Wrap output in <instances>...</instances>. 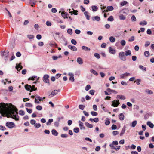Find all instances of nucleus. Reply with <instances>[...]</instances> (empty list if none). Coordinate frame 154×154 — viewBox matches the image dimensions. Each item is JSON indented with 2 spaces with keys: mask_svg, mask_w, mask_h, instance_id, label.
Returning <instances> with one entry per match:
<instances>
[{
  "mask_svg": "<svg viewBox=\"0 0 154 154\" xmlns=\"http://www.w3.org/2000/svg\"><path fill=\"white\" fill-rule=\"evenodd\" d=\"M113 17L112 16H110L107 19V20L109 21H112L113 20Z\"/></svg>",
  "mask_w": 154,
  "mask_h": 154,
  "instance_id": "obj_46",
  "label": "nucleus"
},
{
  "mask_svg": "<svg viewBox=\"0 0 154 154\" xmlns=\"http://www.w3.org/2000/svg\"><path fill=\"white\" fill-rule=\"evenodd\" d=\"M94 56L97 59H100V55L97 53H95L94 54Z\"/></svg>",
  "mask_w": 154,
  "mask_h": 154,
  "instance_id": "obj_38",
  "label": "nucleus"
},
{
  "mask_svg": "<svg viewBox=\"0 0 154 154\" xmlns=\"http://www.w3.org/2000/svg\"><path fill=\"white\" fill-rule=\"evenodd\" d=\"M109 40L112 43L114 42L115 41V39L113 36H111L109 38Z\"/></svg>",
  "mask_w": 154,
  "mask_h": 154,
  "instance_id": "obj_35",
  "label": "nucleus"
},
{
  "mask_svg": "<svg viewBox=\"0 0 154 154\" xmlns=\"http://www.w3.org/2000/svg\"><path fill=\"white\" fill-rule=\"evenodd\" d=\"M85 125L87 127L90 128H92L93 127V125L92 124H90L88 122H85Z\"/></svg>",
  "mask_w": 154,
  "mask_h": 154,
  "instance_id": "obj_25",
  "label": "nucleus"
},
{
  "mask_svg": "<svg viewBox=\"0 0 154 154\" xmlns=\"http://www.w3.org/2000/svg\"><path fill=\"white\" fill-rule=\"evenodd\" d=\"M25 106L26 107H32L33 106L31 103H26Z\"/></svg>",
  "mask_w": 154,
  "mask_h": 154,
  "instance_id": "obj_39",
  "label": "nucleus"
},
{
  "mask_svg": "<svg viewBox=\"0 0 154 154\" xmlns=\"http://www.w3.org/2000/svg\"><path fill=\"white\" fill-rule=\"evenodd\" d=\"M91 115L94 116H97L98 115L97 113L94 111H92L91 112Z\"/></svg>",
  "mask_w": 154,
  "mask_h": 154,
  "instance_id": "obj_52",
  "label": "nucleus"
},
{
  "mask_svg": "<svg viewBox=\"0 0 154 154\" xmlns=\"http://www.w3.org/2000/svg\"><path fill=\"white\" fill-rule=\"evenodd\" d=\"M68 135L66 134H62L61 135V137L64 138H67L68 137Z\"/></svg>",
  "mask_w": 154,
  "mask_h": 154,
  "instance_id": "obj_54",
  "label": "nucleus"
},
{
  "mask_svg": "<svg viewBox=\"0 0 154 154\" xmlns=\"http://www.w3.org/2000/svg\"><path fill=\"white\" fill-rule=\"evenodd\" d=\"M131 20L132 21H135L136 20V18L134 15H133L132 16Z\"/></svg>",
  "mask_w": 154,
  "mask_h": 154,
  "instance_id": "obj_58",
  "label": "nucleus"
},
{
  "mask_svg": "<svg viewBox=\"0 0 154 154\" xmlns=\"http://www.w3.org/2000/svg\"><path fill=\"white\" fill-rule=\"evenodd\" d=\"M53 120L52 119H49L48 121L46 123V125L48 126L51 125V123L53 122Z\"/></svg>",
  "mask_w": 154,
  "mask_h": 154,
  "instance_id": "obj_27",
  "label": "nucleus"
},
{
  "mask_svg": "<svg viewBox=\"0 0 154 154\" xmlns=\"http://www.w3.org/2000/svg\"><path fill=\"white\" fill-rule=\"evenodd\" d=\"M77 62L79 64L81 65L83 64V60L80 57H78L77 58Z\"/></svg>",
  "mask_w": 154,
  "mask_h": 154,
  "instance_id": "obj_16",
  "label": "nucleus"
},
{
  "mask_svg": "<svg viewBox=\"0 0 154 154\" xmlns=\"http://www.w3.org/2000/svg\"><path fill=\"white\" fill-rule=\"evenodd\" d=\"M119 57L122 61H125L126 60V57L125 56V53L124 52H119Z\"/></svg>",
  "mask_w": 154,
  "mask_h": 154,
  "instance_id": "obj_3",
  "label": "nucleus"
},
{
  "mask_svg": "<svg viewBox=\"0 0 154 154\" xmlns=\"http://www.w3.org/2000/svg\"><path fill=\"white\" fill-rule=\"evenodd\" d=\"M79 123V126L81 130H85V128L84 125L83 123L82 122L80 121L78 122Z\"/></svg>",
  "mask_w": 154,
  "mask_h": 154,
  "instance_id": "obj_9",
  "label": "nucleus"
},
{
  "mask_svg": "<svg viewBox=\"0 0 154 154\" xmlns=\"http://www.w3.org/2000/svg\"><path fill=\"white\" fill-rule=\"evenodd\" d=\"M27 37L29 39H33L34 38V36L32 35H27Z\"/></svg>",
  "mask_w": 154,
  "mask_h": 154,
  "instance_id": "obj_42",
  "label": "nucleus"
},
{
  "mask_svg": "<svg viewBox=\"0 0 154 154\" xmlns=\"http://www.w3.org/2000/svg\"><path fill=\"white\" fill-rule=\"evenodd\" d=\"M68 47L72 50L76 51H77V48L74 46H72L71 45H69Z\"/></svg>",
  "mask_w": 154,
  "mask_h": 154,
  "instance_id": "obj_12",
  "label": "nucleus"
},
{
  "mask_svg": "<svg viewBox=\"0 0 154 154\" xmlns=\"http://www.w3.org/2000/svg\"><path fill=\"white\" fill-rule=\"evenodd\" d=\"M9 51H6L5 53V58H7L8 56Z\"/></svg>",
  "mask_w": 154,
  "mask_h": 154,
  "instance_id": "obj_61",
  "label": "nucleus"
},
{
  "mask_svg": "<svg viewBox=\"0 0 154 154\" xmlns=\"http://www.w3.org/2000/svg\"><path fill=\"white\" fill-rule=\"evenodd\" d=\"M34 126L35 128H38L41 127V125L40 123H36L35 124Z\"/></svg>",
  "mask_w": 154,
  "mask_h": 154,
  "instance_id": "obj_51",
  "label": "nucleus"
},
{
  "mask_svg": "<svg viewBox=\"0 0 154 154\" xmlns=\"http://www.w3.org/2000/svg\"><path fill=\"white\" fill-rule=\"evenodd\" d=\"M111 128L112 130L116 129H117V126L116 125L113 124L111 127Z\"/></svg>",
  "mask_w": 154,
  "mask_h": 154,
  "instance_id": "obj_62",
  "label": "nucleus"
},
{
  "mask_svg": "<svg viewBox=\"0 0 154 154\" xmlns=\"http://www.w3.org/2000/svg\"><path fill=\"white\" fill-rule=\"evenodd\" d=\"M119 117L121 120H123L124 119V116L123 113H120L119 115Z\"/></svg>",
  "mask_w": 154,
  "mask_h": 154,
  "instance_id": "obj_18",
  "label": "nucleus"
},
{
  "mask_svg": "<svg viewBox=\"0 0 154 154\" xmlns=\"http://www.w3.org/2000/svg\"><path fill=\"white\" fill-rule=\"evenodd\" d=\"M134 40V36H132L131 38L128 39V41L129 42H132Z\"/></svg>",
  "mask_w": 154,
  "mask_h": 154,
  "instance_id": "obj_57",
  "label": "nucleus"
},
{
  "mask_svg": "<svg viewBox=\"0 0 154 154\" xmlns=\"http://www.w3.org/2000/svg\"><path fill=\"white\" fill-rule=\"evenodd\" d=\"M61 15L64 18H67V13L66 12H62L61 13Z\"/></svg>",
  "mask_w": 154,
  "mask_h": 154,
  "instance_id": "obj_30",
  "label": "nucleus"
},
{
  "mask_svg": "<svg viewBox=\"0 0 154 154\" xmlns=\"http://www.w3.org/2000/svg\"><path fill=\"white\" fill-rule=\"evenodd\" d=\"M147 23L146 21L144 20L142 21H141L139 23V24L141 25H146L147 24Z\"/></svg>",
  "mask_w": 154,
  "mask_h": 154,
  "instance_id": "obj_32",
  "label": "nucleus"
},
{
  "mask_svg": "<svg viewBox=\"0 0 154 154\" xmlns=\"http://www.w3.org/2000/svg\"><path fill=\"white\" fill-rule=\"evenodd\" d=\"M46 24L48 26H51V23L50 22L48 21H46Z\"/></svg>",
  "mask_w": 154,
  "mask_h": 154,
  "instance_id": "obj_64",
  "label": "nucleus"
},
{
  "mask_svg": "<svg viewBox=\"0 0 154 154\" xmlns=\"http://www.w3.org/2000/svg\"><path fill=\"white\" fill-rule=\"evenodd\" d=\"M68 33L70 35H72V30L71 29H69L67 31Z\"/></svg>",
  "mask_w": 154,
  "mask_h": 154,
  "instance_id": "obj_49",
  "label": "nucleus"
},
{
  "mask_svg": "<svg viewBox=\"0 0 154 154\" xmlns=\"http://www.w3.org/2000/svg\"><path fill=\"white\" fill-rule=\"evenodd\" d=\"M0 113L2 116H6L7 118L10 117L17 121L19 120L17 109L14 106L5 104L4 103L0 104Z\"/></svg>",
  "mask_w": 154,
  "mask_h": 154,
  "instance_id": "obj_1",
  "label": "nucleus"
},
{
  "mask_svg": "<svg viewBox=\"0 0 154 154\" xmlns=\"http://www.w3.org/2000/svg\"><path fill=\"white\" fill-rule=\"evenodd\" d=\"M82 50H84L85 51H89L90 50V49L88 47H87L85 46H83L82 47Z\"/></svg>",
  "mask_w": 154,
  "mask_h": 154,
  "instance_id": "obj_24",
  "label": "nucleus"
},
{
  "mask_svg": "<svg viewBox=\"0 0 154 154\" xmlns=\"http://www.w3.org/2000/svg\"><path fill=\"white\" fill-rule=\"evenodd\" d=\"M91 88V86L89 85H88L86 86L85 88V90L86 91H88Z\"/></svg>",
  "mask_w": 154,
  "mask_h": 154,
  "instance_id": "obj_56",
  "label": "nucleus"
},
{
  "mask_svg": "<svg viewBox=\"0 0 154 154\" xmlns=\"http://www.w3.org/2000/svg\"><path fill=\"white\" fill-rule=\"evenodd\" d=\"M117 98L122 100H125L126 97L125 96L123 95H118L117 96Z\"/></svg>",
  "mask_w": 154,
  "mask_h": 154,
  "instance_id": "obj_19",
  "label": "nucleus"
},
{
  "mask_svg": "<svg viewBox=\"0 0 154 154\" xmlns=\"http://www.w3.org/2000/svg\"><path fill=\"white\" fill-rule=\"evenodd\" d=\"M36 98H37L39 100V101H41L43 99H45V97H43V98H42L41 97L38 95L36 96Z\"/></svg>",
  "mask_w": 154,
  "mask_h": 154,
  "instance_id": "obj_40",
  "label": "nucleus"
},
{
  "mask_svg": "<svg viewBox=\"0 0 154 154\" xmlns=\"http://www.w3.org/2000/svg\"><path fill=\"white\" fill-rule=\"evenodd\" d=\"M36 2L35 0H29V3L32 7H33Z\"/></svg>",
  "mask_w": 154,
  "mask_h": 154,
  "instance_id": "obj_28",
  "label": "nucleus"
},
{
  "mask_svg": "<svg viewBox=\"0 0 154 154\" xmlns=\"http://www.w3.org/2000/svg\"><path fill=\"white\" fill-rule=\"evenodd\" d=\"M91 8L92 9V11H97L98 9V8L96 6L93 5L92 6Z\"/></svg>",
  "mask_w": 154,
  "mask_h": 154,
  "instance_id": "obj_26",
  "label": "nucleus"
},
{
  "mask_svg": "<svg viewBox=\"0 0 154 154\" xmlns=\"http://www.w3.org/2000/svg\"><path fill=\"white\" fill-rule=\"evenodd\" d=\"M131 51L130 50H128L125 51V54L126 56H128V55H131Z\"/></svg>",
  "mask_w": 154,
  "mask_h": 154,
  "instance_id": "obj_31",
  "label": "nucleus"
},
{
  "mask_svg": "<svg viewBox=\"0 0 154 154\" xmlns=\"http://www.w3.org/2000/svg\"><path fill=\"white\" fill-rule=\"evenodd\" d=\"M95 91L93 90H91L89 91V94L91 95H93L95 93Z\"/></svg>",
  "mask_w": 154,
  "mask_h": 154,
  "instance_id": "obj_59",
  "label": "nucleus"
},
{
  "mask_svg": "<svg viewBox=\"0 0 154 154\" xmlns=\"http://www.w3.org/2000/svg\"><path fill=\"white\" fill-rule=\"evenodd\" d=\"M119 19L120 20H125V18H126L122 14L120 15L119 16Z\"/></svg>",
  "mask_w": 154,
  "mask_h": 154,
  "instance_id": "obj_33",
  "label": "nucleus"
},
{
  "mask_svg": "<svg viewBox=\"0 0 154 154\" xmlns=\"http://www.w3.org/2000/svg\"><path fill=\"white\" fill-rule=\"evenodd\" d=\"M37 78V76H33L32 77H29V78L28 79V80H35V79Z\"/></svg>",
  "mask_w": 154,
  "mask_h": 154,
  "instance_id": "obj_47",
  "label": "nucleus"
},
{
  "mask_svg": "<svg viewBox=\"0 0 154 154\" xmlns=\"http://www.w3.org/2000/svg\"><path fill=\"white\" fill-rule=\"evenodd\" d=\"M137 121L136 120H134V121H133L132 122V123H131L130 125V126L131 127H132L133 128H134V127L137 124Z\"/></svg>",
  "mask_w": 154,
  "mask_h": 154,
  "instance_id": "obj_21",
  "label": "nucleus"
},
{
  "mask_svg": "<svg viewBox=\"0 0 154 154\" xmlns=\"http://www.w3.org/2000/svg\"><path fill=\"white\" fill-rule=\"evenodd\" d=\"M36 109L37 110H42V107L40 105H38L36 107Z\"/></svg>",
  "mask_w": 154,
  "mask_h": 154,
  "instance_id": "obj_55",
  "label": "nucleus"
},
{
  "mask_svg": "<svg viewBox=\"0 0 154 154\" xmlns=\"http://www.w3.org/2000/svg\"><path fill=\"white\" fill-rule=\"evenodd\" d=\"M147 125L149 126L151 128H152L154 127V125L150 121H148L147 122Z\"/></svg>",
  "mask_w": 154,
  "mask_h": 154,
  "instance_id": "obj_17",
  "label": "nucleus"
},
{
  "mask_svg": "<svg viewBox=\"0 0 154 154\" xmlns=\"http://www.w3.org/2000/svg\"><path fill=\"white\" fill-rule=\"evenodd\" d=\"M125 127H124L121 131V132L120 134V136H122L125 133Z\"/></svg>",
  "mask_w": 154,
  "mask_h": 154,
  "instance_id": "obj_29",
  "label": "nucleus"
},
{
  "mask_svg": "<svg viewBox=\"0 0 154 154\" xmlns=\"http://www.w3.org/2000/svg\"><path fill=\"white\" fill-rule=\"evenodd\" d=\"M79 107L80 109L82 110H83L85 108V106L83 105H79Z\"/></svg>",
  "mask_w": 154,
  "mask_h": 154,
  "instance_id": "obj_48",
  "label": "nucleus"
},
{
  "mask_svg": "<svg viewBox=\"0 0 154 154\" xmlns=\"http://www.w3.org/2000/svg\"><path fill=\"white\" fill-rule=\"evenodd\" d=\"M89 13L87 11H85L84 14L86 17V19L88 20H90V16L88 15Z\"/></svg>",
  "mask_w": 154,
  "mask_h": 154,
  "instance_id": "obj_22",
  "label": "nucleus"
},
{
  "mask_svg": "<svg viewBox=\"0 0 154 154\" xmlns=\"http://www.w3.org/2000/svg\"><path fill=\"white\" fill-rule=\"evenodd\" d=\"M60 90L59 89L58 90H54L51 92V94L49 95L48 97L49 98L52 97L56 95L57 94L58 92H60Z\"/></svg>",
  "mask_w": 154,
  "mask_h": 154,
  "instance_id": "obj_5",
  "label": "nucleus"
},
{
  "mask_svg": "<svg viewBox=\"0 0 154 154\" xmlns=\"http://www.w3.org/2000/svg\"><path fill=\"white\" fill-rule=\"evenodd\" d=\"M21 63H19V65H18L17 64H16V68L18 71H19L20 69H21L23 68V66L21 65Z\"/></svg>",
  "mask_w": 154,
  "mask_h": 154,
  "instance_id": "obj_13",
  "label": "nucleus"
},
{
  "mask_svg": "<svg viewBox=\"0 0 154 154\" xmlns=\"http://www.w3.org/2000/svg\"><path fill=\"white\" fill-rule=\"evenodd\" d=\"M69 76H70L69 78V80L71 81L72 82H73L74 81V74L71 72H69L68 74Z\"/></svg>",
  "mask_w": 154,
  "mask_h": 154,
  "instance_id": "obj_10",
  "label": "nucleus"
},
{
  "mask_svg": "<svg viewBox=\"0 0 154 154\" xmlns=\"http://www.w3.org/2000/svg\"><path fill=\"white\" fill-rule=\"evenodd\" d=\"M90 72L94 74L95 75H98V73L94 69H91L90 70Z\"/></svg>",
  "mask_w": 154,
  "mask_h": 154,
  "instance_id": "obj_36",
  "label": "nucleus"
},
{
  "mask_svg": "<svg viewBox=\"0 0 154 154\" xmlns=\"http://www.w3.org/2000/svg\"><path fill=\"white\" fill-rule=\"evenodd\" d=\"M121 45L122 46H124L126 44V42L124 40H122L120 42Z\"/></svg>",
  "mask_w": 154,
  "mask_h": 154,
  "instance_id": "obj_45",
  "label": "nucleus"
},
{
  "mask_svg": "<svg viewBox=\"0 0 154 154\" xmlns=\"http://www.w3.org/2000/svg\"><path fill=\"white\" fill-rule=\"evenodd\" d=\"M105 124L108 125L110 123V119L108 118H106L105 120Z\"/></svg>",
  "mask_w": 154,
  "mask_h": 154,
  "instance_id": "obj_23",
  "label": "nucleus"
},
{
  "mask_svg": "<svg viewBox=\"0 0 154 154\" xmlns=\"http://www.w3.org/2000/svg\"><path fill=\"white\" fill-rule=\"evenodd\" d=\"M144 55L146 57H148L149 55V52L148 51H145L144 53Z\"/></svg>",
  "mask_w": 154,
  "mask_h": 154,
  "instance_id": "obj_50",
  "label": "nucleus"
},
{
  "mask_svg": "<svg viewBox=\"0 0 154 154\" xmlns=\"http://www.w3.org/2000/svg\"><path fill=\"white\" fill-rule=\"evenodd\" d=\"M112 103L111 105V106L116 107H117L120 103H119V100H114L112 102Z\"/></svg>",
  "mask_w": 154,
  "mask_h": 154,
  "instance_id": "obj_7",
  "label": "nucleus"
},
{
  "mask_svg": "<svg viewBox=\"0 0 154 154\" xmlns=\"http://www.w3.org/2000/svg\"><path fill=\"white\" fill-rule=\"evenodd\" d=\"M141 82V79H138L134 81V82H135L137 85L140 84Z\"/></svg>",
  "mask_w": 154,
  "mask_h": 154,
  "instance_id": "obj_43",
  "label": "nucleus"
},
{
  "mask_svg": "<svg viewBox=\"0 0 154 154\" xmlns=\"http://www.w3.org/2000/svg\"><path fill=\"white\" fill-rule=\"evenodd\" d=\"M128 9L127 8H125L122 10H121L120 11L119 13L120 14L123 13L127 14L128 13Z\"/></svg>",
  "mask_w": 154,
  "mask_h": 154,
  "instance_id": "obj_8",
  "label": "nucleus"
},
{
  "mask_svg": "<svg viewBox=\"0 0 154 154\" xmlns=\"http://www.w3.org/2000/svg\"><path fill=\"white\" fill-rule=\"evenodd\" d=\"M109 11H112L113 10L114 8L112 6H107L106 8Z\"/></svg>",
  "mask_w": 154,
  "mask_h": 154,
  "instance_id": "obj_37",
  "label": "nucleus"
},
{
  "mask_svg": "<svg viewBox=\"0 0 154 154\" xmlns=\"http://www.w3.org/2000/svg\"><path fill=\"white\" fill-rule=\"evenodd\" d=\"M51 132L52 134L55 136H57L58 134L57 132L55 129H53L51 131Z\"/></svg>",
  "mask_w": 154,
  "mask_h": 154,
  "instance_id": "obj_20",
  "label": "nucleus"
},
{
  "mask_svg": "<svg viewBox=\"0 0 154 154\" xmlns=\"http://www.w3.org/2000/svg\"><path fill=\"white\" fill-rule=\"evenodd\" d=\"M25 88L26 90L27 91H29L30 92H32L33 91L37 90V88L35 87V85L32 86L28 84L26 85H25Z\"/></svg>",
  "mask_w": 154,
  "mask_h": 154,
  "instance_id": "obj_2",
  "label": "nucleus"
},
{
  "mask_svg": "<svg viewBox=\"0 0 154 154\" xmlns=\"http://www.w3.org/2000/svg\"><path fill=\"white\" fill-rule=\"evenodd\" d=\"M139 67L140 69L143 71H146V68L145 67L143 66L142 65H139Z\"/></svg>",
  "mask_w": 154,
  "mask_h": 154,
  "instance_id": "obj_34",
  "label": "nucleus"
},
{
  "mask_svg": "<svg viewBox=\"0 0 154 154\" xmlns=\"http://www.w3.org/2000/svg\"><path fill=\"white\" fill-rule=\"evenodd\" d=\"M49 77V75L47 74L44 75L43 77L44 82L45 83H48V85H50L49 79H48Z\"/></svg>",
  "mask_w": 154,
  "mask_h": 154,
  "instance_id": "obj_6",
  "label": "nucleus"
},
{
  "mask_svg": "<svg viewBox=\"0 0 154 154\" xmlns=\"http://www.w3.org/2000/svg\"><path fill=\"white\" fill-rule=\"evenodd\" d=\"M146 92H147L149 94H153L152 91L151 90L147 89L146 90Z\"/></svg>",
  "mask_w": 154,
  "mask_h": 154,
  "instance_id": "obj_60",
  "label": "nucleus"
},
{
  "mask_svg": "<svg viewBox=\"0 0 154 154\" xmlns=\"http://www.w3.org/2000/svg\"><path fill=\"white\" fill-rule=\"evenodd\" d=\"M19 114L21 116H23L25 114L24 112L22 110H20L19 112Z\"/></svg>",
  "mask_w": 154,
  "mask_h": 154,
  "instance_id": "obj_53",
  "label": "nucleus"
},
{
  "mask_svg": "<svg viewBox=\"0 0 154 154\" xmlns=\"http://www.w3.org/2000/svg\"><path fill=\"white\" fill-rule=\"evenodd\" d=\"M91 19L93 21L96 20L97 21H99L100 20V17L98 16L92 17L91 18Z\"/></svg>",
  "mask_w": 154,
  "mask_h": 154,
  "instance_id": "obj_11",
  "label": "nucleus"
},
{
  "mask_svg": "<svg viewBox=\"0 0 154 154\" xmlns=\"http://www.w3.org/2000/svg\"><path fill=\"white\" fill-rule=\"evenodd\" d=\"M79 129L78 127L75 128L73 129V131L75 133H78L79 132Z\"/></svg>",
  "mask_w": 154,
  "mask_h": 154,
  "instance_id": "obj_41",
  "label": "nucleus"
},
{
  "mask_svg": "<svg viewBox=\"0 0 154 154\" xmlns=\"http://www.w3.org/2000/svg\"><path fill=\"white\" fill-rule=\"evenodd\" d=\"M128 3V2L127 1H124L121 2L120 5L121 6H122L124 5H126Z\"/></svg>",
  "mask_w": 154,
  "mask_h": 154,
  "instance_id": "obj_44",
  "label": "nucleus"
},
{
  "mask_svg": "<svg viewBox=\"0 0 154 154\" xmlns=\"http://www.w3.org/2000/svg\"><path fill=\"white\" fill-rule=\"evenodd\" d=\"M109 51L110 53L112 54H115L116 52V51L115 50L112 49V48L111 47H109Z\"/></svg>",
  "mask_w": 154,
  "mask_h": 154,
  "instance_id": "obj_14",
  "label": "nucleus"
},
{
  "mask_svg": "<svg viewBox=\"0 0 154 154\" xmlns=\"http://www.w3.org/2000/svg\"><path fill=\"white\" fill-rule=\"evenodd\" d=\"M49 45L51 47H55V48H57V45L53 42H50Z\"/></svg>",
  "mask_w": 154,
  "mask_h": 154,
  "instance_id": "obj_15",
  "label": "nucleus"
},
{
  "mask_svg": "<svg viewBox=\"0 0 154 154\" xmlns=\"http://www.w3.org/2000/svg\"><path fill=\"white\" fill-rule=\"evenodd\" d=\"M71 42L74 45H75L77 44V42L74 39H72L71 41Z\"/></svg>",
  "mask_w": 154,
  "mask_h": 154,
  "instance_id": "obj_63",
  "label": "nucleus"
},
{
  "mask_svg": "<svg viewBox=\"0 0 154 154\" xmlns=\"http://www.w3.org/2000/svg\"><path fill=\"white\" fill-rule=\"evenodd\" d=\"M6 126L9 128L11 129L15 126L14 123L10 122H7L5 124Z\"/></svg>",
  "mask_w": 154,
  "mask_h": 154,
  "instance_id": "obj_4",
  "label": "nucleus"
}]
</instances>
